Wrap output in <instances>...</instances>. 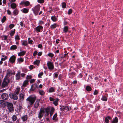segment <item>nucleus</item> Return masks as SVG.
I'll return each mask as SVG.
<instances>
[{
    "mask_svg": "<svg viewBox=\"0 0 123 123\" xmlns=\"http://www.w3.org/2000/svg\"><path fill=\"white\" fill-rule=\"evenodd\" d=\"M36 98V97L35 95H31L26 99V101L30 105H31L34 103Z\"/></svg>",
    "mask_w": 123,
    "mask_h": 123,
    "instance_id": "f257e3e1",
    "label": "nucleus"
},
{
    "mask_svg": "<svg viewBox=\"0 0 123 123\" xmlns=\"http://www.w3.org/2000/svg\"><path fill=\"white\" fill-rule=\"evenodd\" d=\"M7 108L10 112H12L14 111V108L12 104L11 103L6 102Z\"/></svg>",
    "mask_w": 123,
    "mask_h": 123,
    "instance_id": "f03ea898",
    "label": "nucleus"
},
{
    "mask_svg": "<svg viewBox=\"0 0 123 123\" xmlns=\"http://www.w3.org/2000/svg\"><path fill=\"white\" fill-rule=\"evenodd\" d=\"M9 80L8 79L5 78L2 84V87L3 88H4L5 87L7 86L9 82Z\"/></svg>",
    "mask_w": 123,
    "mask_h": 123,
    "instance_id": "7ed1b4c3",
    "label": "nucleus"
},
{
    "mask_svg": "<svg viewBox=\"0 0 123 123\" xmlns=\"http://www.w3.org/2000/svg\"><path fill=\"white\" fill-rule=\"evenodd\" d=\"M47 65L49 69L50 70H53L54 68L53 63L49 61H48L47 62Z\"/></svg>",
    "mask_w": 123,
    "mask_h": 123,
    "instance_id": "20e7f679",
    "label": "nucleus"
},
{
    "mask_svg": "<svg viewBox=\"0 0 123 123\" xmlns=\"http://www.w3.org/2000/svg\"><path fill=\"white\" fill-rule=\"evenodd\" d=\"M40 6H37L35 7L34 9H33V11L35 15H37L39 11Z\"/></svg>",
    "mask_w": 123,
    "mask_h": 123,
    "instance_id": "39448f33",
    "label": "nucleus"
},
{
    "mask_svg": "<svg viewBox=\"0 0 123 123\" xmlns=\"http://www.w3.org/2000/svg\"><path fill=\"white\" fill-rule=\"evenodd\" d=\"M44 109H41L40 112L38 114V117L40 119L43 116L44 113Z\"/></svg>",
    "mask_w": 123,
    "mask_h": 123,
    "instance_id": "423d86ee",
    "label": "nucleus"
},
{
    "mask_svg": "<svg viewBox=\"0 0 123 123\" xmlns=\"http://www.w3.org/2000/svg\"><path fill=\"white\" fill-rule=\"evenodd\" d=\"M16 58V57L15 55H12L10 58L9 62L10 63H13L15 62Z\"/></svg>",
    "mask_w": 123,
    "mask_h": 123,
    "instance_id": "0eeeda50",
    "label": "nucleus"
},
{
    "mask_svg": "<svg viewBox=\"0 0 123 123\" xmlns=\"http://www.w3.org/2000/svg\"><path fill=\"white\" fill-rule=\"evenodd\" d=\"M9 96L11 98L15 100H17L18 98V96L15 94L11 93L10 94Z\"/></svg>",
    "mask_w": 123,
    "mask_h": 123,
    "instance_id": "6e6552de",
    "label": "nucleus"
},
{
    "mask_svg": "<svg viewBox=\"0 0 123 123\" xmlns=\"http://www.w3.org/2000/svg\"><path fill=\"white\" fill-rule=\"evenodd\" d=\"M15 74V73L14 72L13 73L11 71H8L7 73L6 78L8 79L12 74Z\"/></svg>",
    "mask_w": 123,
    "mask_h": 123,
    "instance_id": "1a4fd4ad",
    "label": "nucleus"
},
{
    "mask_svg": "<svg viewBox=\"0 0 123 123\" xmlns=\"http://www.w3.org/2000/svg\"><path fill=\"white\" fill-rule=\"evenodd\" d=\"M43 29V27L41 25H39L37 27L34 29L38 32H40Z\"/></svg>",
    "mask_w": 123,
    "mask_h": 123,
    "instance_id": "9d476101",
    "label": "nucleus"
},
{
    "mask_svg": "<svg viewBox=\"0 0 123 123\" xmlns=\"http://www.w3.org/2000/svg\"><path fill=\"white\" fill-rule=\"evenodd\" d=\"M1 97L2 99L4 100L7 99L8 98V95L6 93H3L2 94Z\"/></svg>",
    "mask_w": 123,
    "mask_h": 123,
    "instance_id": "9b49d317",
    "label": "nucleus"
},
{
    "mask_svg": "<svg viewBox=\"0 0 123 123\" xmlns=\"http://www.w3.org/2000/svg\"><path fill=\"white\" fill-rule=\"evenodd\" d=\"M60 110L61 111H69L71 109L70 107L67 106H63L61 108Z\"/></svg>",
    "mask_w": 123,
    "mask_h": 123,
    "instance_id": "f8f14e48",
    "label": "nucleus"
},
{
    "mask_svg": "<svg viewBox=\"0 0 123 123\" xmlns=\"http://www.w3.org/2000/svg\"><path fill=\"white\" fill-rule=\"evenodd\" d=\"M39 86L37 84H35L32 85L31 87V89L32 90H35L36 88L38 89Z\"/></svg>",
    "mask_w": 123,
    "mask_h": 123,
    "instance_id": "ddd939ff",
    "label": "nucleus"
},
{
    "mask_svg": "<svg viewBox=\"0 0 123 123\" xmlns=\"http://www.w3.org/2000/svg\"><path fill=\"white\" fill-rule=\"evenodd\" d=\"M21 52L18 54V55L19 56H22L24 55L25 54L26 52L24 51H21V49H20Z\"/></svg>",
    "mask_w": 123,
    "mask_h": 123,
    "instance_id": "4468645a",
    "label": "nucleus"
},
{
    "mask_svg": "<svg viewBox=\"0 0 123 123\" xmlns=\"http://www.w3.org/2000/svg\"><path fill=\"white\" fill-rule=\"evenodd\" d=\"M20 71H18V73L16 74V78L17 80H18L20 79Z\"/></svg>",
    "mask_w": 123,
    "mask_h": 123,
    "instance_id": "2eb2a0df",
    "label": "nucleus"
},
{
    "mask_svg": "<svg viewBox=\"0 0 123 123\" xmlns=\"http://www.w3.org/2000/svg\"><path fill=\"white\" fill-rule=\"evenodd\" d=\"M50 111V108L47 107L45 109V112L46 116H48L49 114V112Z\"/></svg>",
    "mask_w": 123,
    "mask_h": 123,
    "instance_id": "dca6fc26",
    "label": "nucleus"
},
{
    "mask_svg": "<svg viewBox=\"0 0 123 123\" xmlns=\"http://www.w3.org/2000/svg\"><path fill=\"white\" fill-rule=\"evenodd\" d=\"M24 4H25L26 6H28L29 5L30 3L28 1H27L25 2H21L20 3V5H22Z\"/></svg>",
    "mask_w": 123,
    "mask_h": 123,
    "instance_id": "f3484780",
    "label": "nucleus"
},
{
    "mask_svg": "<svg viewBox=\"0 0 123 123\" xmlns=\"http://www.w3.org/2000/svg\"><path fill=\"white\" fill-rule=\"evenodd\" d=\"M17 60L19 64L23 62L24 61L23 58H18Z\"/></svg>",
    "mask_w": 123,
    "mask_h": 123,
    "instance_id": "a211bd4d",
    "label": "nucleus"
},
{
    "mask_svg": "<svg viewBox=\"0 0 123 123\" xmlns=\"http://www.w3.org/2000/svg\"><path fill=\"white\" fill-rule=\"evenodd\" d=\"M111 118L110 117L108 116L105 118V121L106 123H107L109 122V120H111Z\"/></svg>",
    "mask_w": 123,
    "mask_h": 123,
    "instance_id": "6ab92c4d",
    "label": "nucleus"
},
{
    "mask_svg": "<svg viewBox=\"0 0 123 123\" xmlns=\"http://www.w3.org/2000/svg\"><path fill=\"white\" fill-rule=\"evenodd\" d=\"M51 19L54 22H56L57 20V18L54 16H52Z\"/></svg>",
    "mask_w": 123,
    "mask_h": 123,
    "instance_id": "aec40b11",
    "label": "nucleus"
},
{
    "mask_svg": "<svg viewBox=\"0 0 123 123\" xmlns=\"http://www.w3.org/2000/svg\"><path fill=\"white\" fill-rule=\"evenodd\" d=\"M17 6L16 5V4L12 3L11 4V7L13 9H15Z\"/></svg>",
    "mask_w": 123,
    "mask_h": 123,
    "instance_id": "412c9836",
    "label": "nucleus"
},
{
    "mask_svg": "<svg viewBox=\"0 0 123 123\" xmlns=\"http://www.w3.org/2000/svg\"><path fill=\"white\" fill-rule=\"evenodd\" d=\"M28 81V80H25L23 82L22 86L24 87H25L27 85Z\"/></svg>",
    "mask_w": 123,
    "mask_h": 123,
    "instance_id": "4be33fe9",
    "label": "nucleus"
},
{
    "mask_svg": "<svg viewBox=\"0 0 123 123\" xmlns=\"http://www.w3.org/2000/svg\"><path fill=\"white\" fill-rule=\"evenodd\" d=\"M21 119L23 121H26L27 119V117L26 115H25L22 117Z\"/></svg>",
    "mask_w": 123,
    "mask_h": 123,
    "instance_id": "5701e85b",
    "label": "nucleus"
},
{
    "mask_svg": "<svg viewBox=\"0 0 123 123\" xmlns=\"http://www.w3.org/2000/svg\"><path fill=\"white\" fill-rule=\"evenodd\" d=\"M7 36L3 35L2 37V39L3 40H6V41L7 42V43H8V40L7 39Z\"/></svg>",
    "mask_w": 123,
    "mask_h": 123,
    "instance_id": "b1692460",
    "label": "nucleus"
},
{
    "mask_svg": "<svg viewBox=\"0 0 123 123\" xmlns=\"http://www.w3.org/2000/svg\"><path fill=\"white\" fill-rule=\"evenodd\" d=\"M20 90V88L19 87H17L15 91V92L16 94H17L19 93Z\"/></svg>",
    "mask_w": 123,
    "mask_h": 123,
    "instance_id": "393cba45",
    "label": "nucleus"
},
{
    "mask_svg": "<svg viewBox=\"0 0 123 123\" xmlns=\"http://www.w3.org/2000/svg\"><path fill=\"white\" fill-rule=\"evenodd\" d=\"M15 31V29H14L13 30H12L11 31V33L10 34V35L11 36H12L14 34Z\"/></svg>",
    "mask_w": 123,
    "mask_h": 123,
    "instance_id": "a878e982",
    "label": "nucleus"
},
{
    "mask_svg": "<svg viewBox=\"0 0 123 123\" xmlns=\"http://www.w3.org/2000/svg\"><path fill=\"white\" fill-rule=\"evenodd\" d=\"M59 100V99L57 98L55 101H53V104L55 106L57 105L58 104V102Z\"/></svg>",
    "mask_w": 123,
    "mask_h": 123,
    "instance_id": "bb28decb",
    "label": "nucleus"
},
{
    "mask_svg": "<svg viewBox=\"0 0 123 123\" xmlns=\"http://www.w3.org/2000/svg\"><path fill=\"white\" fill-rule=\"evenodd\" d=\"M55 89L53 87H51L49 90V92H54Z\"/></svg>",
    "mask_w": 123,
    "mask_h": 123,
    "instance_id": "cd10ccee",
    "label": "nucleus"
},
{
    "mask_svg": "<svg viewBox=\"0 0 123 123\" xmlns=\"http://www.w3.org/2000/svg\"><path fill=\"white\" fill-rule=\"evenodd\" d=\"M17 48V46L16 45H13L11 46L10 48L11 49L14 50L16 49Z\"/></svg>",
    "mask_w": 123,
    "mask_h": 123,
    "instance_id": "c85d7f7f",
    "label": "nucleus"
},
{
    "mask_svg": "<svg viewBox=\"0 0 123 123\" xmlns=\"http://www.w3.org/2000/svg\"><path fill=\"white\" fill-rule=\"evenodd\" d=\"M118 122L117 118L116 117L114 119H113L112 121V123H117Z\"/></svg>",
    "mask_w": 123,
    "mask_h": 123,
    "instance_id": "c756f323",
    "label": "nucleus"
},
{
    "mask_svg": "<svg viewBox=\"0 0 123 123\" xmlns=\"http://www.w3.org/2000/svg\"><path fill=\"white\" fill-rule=\"evenodd\" d=\"M55 109L54 108H52L51 109V111L50 113V116H52V115L53 112L54 111Z\"/></svg>",
    "mask_w": 123,
    "mask_h": 123,
    "instance_id": "7c9ffc66",
    "label": "nucleus"
},
{
    "mask_svg": "<svg viewBox=\"0 0 123 123\" xmlns=\"http://www.w3.org/2000/svg\"><path fill=\"white\" fill-rule=\"evenodd\" d=\"M101 99L104 101H106L107 100V98L105 96H103Z\"/></svg>",
    "mask_w": 123,
    "mask_h": 123,
    "instance_id": "2f4dec72",
    "label": "nucleus"
},
{
    "mask_svg": "<svg viewBox=\"0 0 123 123\" xmlns=\"http://www.w3.org/2000/svg\"><path fill=\"white\" fill-rule=\"evenodd\" d=\"M40 63V61L38 60H37L34 62V64L38 65Z\"/></svg>",
    "mask_w": 123,
    "mask_h": 123,
    "instance_id": "473e14b6",
    "label": "nucleus"
},
{
    "mask_svg": "<svg viewBox=\"0 0 123 123\" xmlns=\"http://www.w3.org/2000/svg\"><path fill=\"white\" fill-rule=\"evenodd\" d=\"M24 97V95L22 93H21L19 95V98L21 100H23Z\"/></svg>",
    "mask_w": 123,
    "mask_h": 123,
    "instance_id": "72a5a7b5",
    "label": "nucleus"
},
{
    "mask_svg": "<svg viewBox=\"0 0 123 123\" xmlns=\"http://www.w3.org/2000/svg\"><path fill=\"white\" fill-rule=\"evenodd\" d=\"M68 28L67 26H65L63 28V31L65 32H66L68 31Z\"/></svg>",
    "mask_w": 123,
    "mask_h": 123,
    "instance_id": "f704fd0d",
    "label": "nucleus"
},
{
    "mask_svg": "<svg viewBox=\"0 0 123 123\" xmlns=\"http://www.w3.org/2000/svg\"><path fill=\"white\" fill-rule=\"evenodd\" d=\"M28 9L25 8L23 9V11L24 13H27L28 12Z\"/></svg>",
    "mask_w": 123,
    "mask_h": 123,
    "instance_id": "c9c22d12",
    "label": "nucleus"
},
{
    "mask_svg": "<svg viewBox=\"0 0 123 123\" xmlns=\"http://www.w3.org/2000/svg\"><path fill=\"white\" fill-rule=\"evenodd\" d=\"M15 38L16 41L20 39L19 36L18 35L15 36Z\"/></svg>",
    "mask_w": 123,
    "mask_h": 123,
    "instance_id": "e433bc0d",
    "label": "nucleus"
},
{
    "mask_svg": "<svg viewBox=\"0 0 123 123\" xmlns=\"http://www.w3.org/2000/svg\"><path fill=\"white\" fill-rule=\"evenodd\" d=\"M17 119V117L15 115H13L12 117V120L13 121H16Z\"/></svg>",
    "mask_w": 123,
    "mask_h": 123,
    "instance_id": "4c0bfd02",
    "label": "nucleus"
},
{
    "mask_svg": "<svg viewBox=\"0 0 123 123\" xmlns=\"http://www.w3.org/2000/svg\"><path fill=\"white\" fill-rule=\"evenodd\" d=\"M86 90L88 91H90L91 90V87L89 86H87L86 87Z\"/></svg>",
    "mask_w": 123,
    "mask_h": 123,
    "instance_id": "58836bf2",
    "label": "nucleus"
},
{
    "mask_svg": "<svg viewBox=\"0 0 123 123\" xmlns=\"http://www.w3.org/2000/svg\"><path fill=\"white\" fill-rule=\"evenodd\" d=\"M13 14L16 15H17L18 13V11L17 9L14 10L13 12Z\"/></svg>",
    "mask_w": 123,
    "mask_h": 123,
    "instance_id": "ea45409f",
    "label": "nucleus"
},
{
    "mask_svg": "<svg viewBox=\"0 0 123 123\" xmlns=\"http://www.w3.org/2000/svg\"><path fill=\"white\" fill-rule=\"evenodd\" d=\"M27 44L28 43L27 41H24L22 43V45L24 46H26L27 45Z\"/></svg>",
    "mask_w": 123,
    "mask_h": 123,
    "instance_id": "a19ab883",
    "label": "nucleus"
},
{
    "mask_svg": "<svg viewBox=\"0 0 123 123\" xmlns=\"http://www.w3.org/2000/svg\"><path fill=\"white\" fill-rule=\"evenodd\" d=\"M57 25L55 24H54L52 25L51 26V27L52 28H56L57 26Z\"/></svg>",
    "mask_w": 123,
    "mask_h": 123,
    "instance_id": "79ce46f5",
    "label": "nucleus"
},
{
    "mask_svg": "<svg viewBox=\"0 0 123 123\" xmlns=\"http://www.w3.org/2000/svg\"><path fill=\"white\" fill-rule=\"evenodd\" d=\"M39 93L40 95H43L45 93L43 91L41 90L39 91Z\"/></svg>",
    "mask_w": 123,
    "mask_h": 123,
    "instance_id": "37998d69",
    "label": "nucleus"
},
{
    "mask_svg": "<svg viewBox=\"0 0 123 123\" xmlns=\"http://www.w3.org/2000/svg\"><path fill=\"white\" fill-rule=\"evenodd\" d=\"M23 21H21L20 22L19 24L21 26V27H25V24L23 23Z\"/></svg>",
    "mask_w": 123,
    "mask_h": 123,
    "instance_id": "c03bdc74",
    "label": "nucleus"
},
{
    "mask_svg": "<svg viewBox=\"0 0 123 123\" xmlns=\"http://www.w3.org/2000/svg\"><path fill=\"white\" fill-rule=\"evenodd\" d=\"M6 17L5 16L3 17V18H2L1 20V21L2 22V23H4L5 21L6 20Z\"/></svg>",
    "mask_w": 123,
    "mask_h": 123,
    "instance_id": "a18cd8bd",
    "label": "nucleus"
},
{
    "mask_svg": "<svg viewBox=\"0 0 123 123\" xmlns=\"http://www.w3.org/2000/svg\"><path fill=\"white\" fill-rule=\"evenodd\" d=\"M39 103L38 102H36L34 106L35 107H37L39 106Z\"/></svg>",
    "mask_w": 123,
    "mask_h": 123,
    "instance_id": "49530a36",
    "label": "nucleus"
},
{
    "mask_svg": "<svg viewBox=\"0 0 123 123\" xmlns=\"http://www.w3.org/2000/svg\"><path fill=\"white\" fill-rule=\"evenodd\" d=\"M44 22L42 20H40L38 23L39 25H42L44 24Z\"/></svg>",
    "mask_w": 123,
    "mask_h": 123,
    "instance_id": "de8ad7c7",
    "label": "nucleus"
},
{
    "mask_svg": "<svg viewBox=\"0 0 123 123\" xmlns=\"http://www.w3.org/2000/svg\"><path fill=\"white\" fill-rule=\"evenodd\" d=\"M7 56H5V57H2V58L1 60V61H5L7 59Z\"/></svg>",
    "mask_w": 123,
    "mask_h": 123,
    "instance_id": "09e8293b",
    "label": "nucleus"
},
{
    "mask_svg": "<svg viewBox=\"0 0 123 123\" xmlns=\"http://www.w3.org/2000/svg\"><path fill=\"white\" fill-rule=\"evenodd\" d=\"M14 26V25L12 24H10L9 25V27L10 29H11Z\"/></svg>",
    "mask_w": 123,
    "mask_h": 123,
    "instance_id": "8fccbe9b",
    "label": "nucleus"
},
{
    "mask_svg": "<svg viewBox=\"0 0 123 123\" xmlns=\"http://www.w3.org/2000/svg\"><path fill=\"white\" fill-rule=\"evenodd\" d=\"M48 55L49 56L52 57L54 55L53 53H50L48 54Z\"/></svg>",
    "mask_w": 123,
    "mask_h": 123,
    "instance_id": "3c124183",
    "label": "nucleus"
},
{
    "mask_svg": "<svg viewBox=\"0 0 123 123\" xmlns=\"http://www.w3.org/2000/svg\"><path fill=\"white\" fill-rule=\"evenodd\" d=\"M57 116V113L55 114L53 116V120H54L55 118Z\"/></svg>",
    "mask_w": 123,
    "mask_h": 123,
    "instance_id": "603ef678",
    "label": "nucleus"
},
{
    "mask_svg": "<svg viewBox=\"0 0 123 123\" xmlns=\"http://www.w3.org/2000/svg\"><path fill=\"white\" fill-rule=\"evenodd\" d=\"M62 6L63 8H64L66 7V4L64 2H63L62 3Z\"/></svg>",
    "mask_w": 123,
    "mask_h": 123,
    "instance_id": "864d4df0",
    "label": "nucleus"
},
{
    "mask_svg": "<svg viewBox=\"0 0 123 123\" xmlns=\"http://www.w3.org/2000/svg\"><path fill=\"white\" fill-rule=\"evenodd\" d=\"M43 72H41L38 75V77L39 78L41 77V76L43 75Z\"/></svg>",
    "mask_w": 123,
    "mask_h": 123,
    "instance_id": "5fc2aeb1",
    "label": "nucleus"
},
{
    "mask_svg": "<svg viewBox=\"0 0 123 123\" xmlns=\"http://www.w3.org/2000/svg\"><path fill=\"white\" fill-rule=\"evenodd\" d=\"M58 74L55 73L54 74V78H57V77Z\"/></svg>",
    "mask_w": 123,
    "mask_h": 123,
    "instance_id": "6e6d98bb",
    "label": "nucleus"
},
{
    "mask_svg": "<svg viewBox=\"0 0 123 123\" xmlns=\"http://www.w3.org/2000/svg\"><path fill=\"white\" fill-rule=\"evenodd\" d=\"M72 12V10L71 9H70L68 11V14L69 15Z\"/></svg>",
    "mask_w": 123,
    "mask_h": 123,
    "instance_id": "4d7b16f0",
    "label": "nucleus"
},
{
    "mask_svg": "<svg viewBox=\"0 0 123 123\" xmlns=\"http://www.w3.org/2000/svg\"><path fill=\"white\" fill-rule=\"evenodd\" d=\"M49 99L50 101H54L55 100L53 98L50 97L49 98Z\"/></svg>",
    "mask_w": 123,
    "mask_h": 123,
    "instance_id": "13d9d810",
    "label": "nucleus"
},
{
    "mask_svg": "<svg viewBox=\"0 0 123 123\" xmlns=\"http://www.w3.org/2000/svg\"><path fill=\"white\" fill-rule=\"evenodd\" d=\"M34 68L35 67L33 65H31L29 66V68L30 69H32Z\"/></svg>",
    "mask_w": 123,
    "mask_h": 123,
    "instance_id": "bf43d9fd",
    "label": "nucleus"
},
{
    "mask_svg": "<svg viewBox=\"0 0 123 123\" xmlns=\"http://www.w3.org/2000/svg\"><path fill=\"white\" fill-rule=\"evenodd\" d=\"M35 80L34 79H31L30 81V83H32L35 81Z\"/></svg>",
    "mask_w": 123,
    "mask_h": 123,
    "instance_id": "052dcab7",
    "label": "nucleus"
},
{
    "mask_svg": "<svg viewBox=\"0 0 123 123\" xmlns=\"http://www.w3.org/2000/svg\"><path fill=\"white\" fill-rule=\"evenodd\" d=\"M37 51H35L33 53V55L34 56H35L37 54Z\"/></svg>",
    "mask_w": 123,
    "mask_h": 123,
    "instance_id": "680f3d73",
    "label": "nucleus"
},
{
    "mask_svg": "<svg viewBox=\"0 0 123 123\" xmlns=\"http://www.w3.org/2000/svg\"><path fill=\"white\" fill-rule=\"evenodd\" d=\"M38 2L40 3H42L43 2V0H38Z\"/></svg>",
    "mask_w": 123,
    "mask_h": 123,
    "instance_id": "e2e57ef3",
    "label": "nucleus"
},
{
    "mask_svg": "<svg viewBox=\"0 0 123 123\" xmlns=\"http://www.w3.org/2000/svg\"><path fill=\"white\" fill-rule=\"evenodd\" d=\"M32 78L31 76H28L27 77H26V79H31Z\"/></svg>",
    "mask_w": 123,
    "mask_h": 123,
    "instance_id": "0e129e2a",
    "label": "nucleus"
},
{
    "mask_svg": "<svg viewBox=\"0 0 123 123\" xmlns=\"http://www.w3.org/2000/svg\"><path fill=\"white\" fill-rule=\"evenodd\" d=\"M42 54V52H38L37 54V55L38 56H40Z\"/></svg>",
    "mask_w": 123,
    "mask_h": 123,
    "instance_id": "69168bd1",
    "label": "nucleus"
},
{
    "mask_svg": "<svg viewBox=\"0 0 123 123\" xmlns=\"http://www.w3.org/2000/svg\"><path fill=\"white\" fill-rule=\"evenodd\" d=\"M33 42V41L32 40H30L28 41V43L29 44H32Z\"/></svg>",
    "mask_w": 123,
    "mask_h": 123,
    "instance_id": "338daca9",
    "label": "nucleus"
},
{
    "mask_svg": "<svg viewBox=\"0 0 123 123\" xmlns=\"http://www.w3.org/2000/svg\"><path fill=\"white\" fill-rule=\"evenodd\" d=\"M98 93V91L96 90H95L94 93V95H96Z\"/></svg>",
    "mask_w": 123,
    "mask_h": 123,
    "instance_id": "774afa93",
    "label": "nucleus"
}]
</instances>
